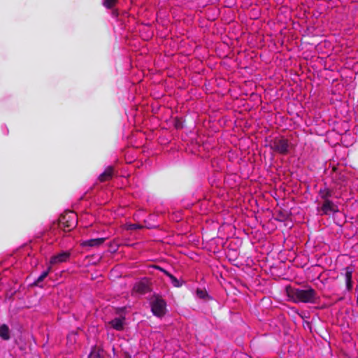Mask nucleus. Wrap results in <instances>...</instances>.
Here are the masks:
<instances>
[{
    "mask_svg": "<svg viewBox=\"0 0 358 358\" xmlns=\"http://www.w3.org/2000/svg\"><path fill=\"white\" fill-rule=\"evenodd\" d=\"M285 292L289 299L294 303H316L320 299L317 292L310 286L306 285V289H300L288 285Z\"/></svg>",
    "mask_w": 358,
    "mask_h": 358,
    "instance_id": "f257e3e1",
    "label": "nucleus"
},
{
    "mask_svg": "<svg viewBox=\"0 0 358 358\" xmlns=\"http://www.w3.org/2000/svg\"><path fill=\"white\" fill-rule=\"evenodd\" d=\"M76 225V215L72 211L65 212L59 218V227L65 231H69Z\"/></svg>",
    "mask_w": 358,
    "mask_h": 358,
    "instance_id": "f03ea898",
    "label": "nucleus"
},
{
    "mask_svg": "<svg viewBox=\"0 0 358 358\" xmlns=\"http://www.w3.org/2000/svg\"><path fill=\"white\" fill-rule=\"evenodd\" d=\"M271 148L277 153L285 155L289 152V143L283 137L275 138L271 143Z\"/></svg>",
    "mask_w": 358,
    "mask_h": 358,
    "instance_id": "7ed1b4c3",
    "label": "nucleus"
},
{
    "mask_svg": "<svg viewBox=\"0 0 358 358\" xmlns=\"http://www.w3.org/2000/svg\"><path fill=\"white\" fill-rule=\"evenodd\" d=\"M150 305L151 310L155 316L162 317L166 314V303L162 297L155 296Z\"/></svg>",
    "mask_w": 358,
    "mask_h": 358,
    "instance_id": "20e7f679",
    "label": "nucleus"
},
{
    "mask_svg": "<svg viewBox=\"0 0 358 358\" xmlns=\"http://www.w3.org/2000/svg\"><path fill=\"white\" fill-rule=\"evenodd\" d=\"M320 210L322 211V215H329L331 213H336L339 211L338 207L332 201H324Z\"/></svg>",
    "mask_w": 358,
    "mask_h": 358,
    "instance_id": "39448f33",
    "label": "nucleus"
},
{
    "mask_svg": "<svg viewBox=\"0 0 358 358\" xmlns=\"http://www.w3.org/2000/svg\"><path fill=\"white\" fill-rule=\"evenodd\" d=\"M71 256L69 251L62 252L51 257L50 263V264H57L63 262H66Z\"/></svg>",
    "mask_w": 358,
    "mask_h": 358,
    "instance_id": "423d86ee",
    "label": "nucleus"
},
{
    "mask_svg": "<svg viewBox=\"0 0 358 358\" xmlns=\"http://www.w3.org/2000/svg\"><path fill=\"white\" fill-rule=\"evenodd\" d=\"M114 169L113 166H108L105 171L99 175V180L101 182H106L110 180L113 176Z\"/></svg>",
    "mask_w": 358,
    "mask_h": 358,
    "instance_id": "0eeeda50",
    "label": "nucleus"
},
{
    "mask_svg": "<svg viewBox=\"0 0 358 358\" xmlns=\"http://www.w3.org/2000/svg\"><path fill=\"white\" fill-rule=\"evenodd\" d=\"M345 279L346 283V289L348 291H351L353 287V282H352V269L349 266L345 268Z\"/></svg>",
    "mask_w": 358,
    "mask_h": 358,
    "instance_id": "6e6552de",
    "label": "nucleus"
},
{
    "mask_svg": "<svg viewBox=\"0 0 358 358\" xmlns=\"http://www.w3.org/2000/svg\"><path fill=\"white\" fill-rule=\"evenodd\" d=\"M333 193V189L328 187L326 183H324V187L320 188L318 192L319 196L323 201L330 200L329 199L332 196Z\"/></svg>",
    "mask_w": 358,
    "mask_h": 358,
    "instance_id": "1a4fd4ad",
    "label": "nucleus"
},
{
    "mask_svg": "<svg viewBox=\"0 0 358 358\" xmlns=\"http://www.w3.org/2000/svg\"><path fill=\"white\" fill-rule=\"evenodd\" d=\"M105 241V238H92L83 242L82 245L84 247H98L102 245Z\"/></svg>",
    "mask_w": 358,
    "mask_h": 358,
    "instance_id": "9d476101",
    "label": "nucleus"
},
{
    "mask_svg": "<svg viewBox=\"0 0 358 358\" xmlns=\"http://www.w3.org/2000/svg\"><path fill=\"white\" fill-rule=\"evenodd\" d=\"M124 317H115L109 322L110 326L117 331H122L124 329Z\"/></svg>",
    "mask_w": 358,
    "mask_h": 358,
    "instance_id": "9b49d317",
    "label": "nucleus"
},
{
    "mask_svg": "<svg viewBox=\"0 0 358 358\" xmlns=\"http://www.w3.org/2000/svg\"><path fill=\"white\" fill-rule=\"evenodd\" d=\"M0 337L5 341L10 339V331L8 325L3 324L0 326Z\"/></svg>",
    "mask_w": 358,
    "mask_h": 358,
    "instance_id": "f8f14e48",
    "label": "nucleus"
},
{
    "mask_svg": "<svg viewBox=\"0 0 358 358\" xmlns=\"http://www.w3.org/2000/svg\"><path fill=\"white\" fill-rule=\"evenodd\" d=\"M196 294L197 297L206 301L211 299V297L208 295L206 289H197L196 291Z\"/></svg>",
    "mask_w": 358,
    "mask_h": 358,
    "instance_id": "ddd939ff",
    "label": "nucleus"
},
{
    "mask_svg": "<svg viewBox=\"0 0 358 358\" xmlns=\"http://www.w3.org/2000/svg\"><path fill=\"white\" fill-rule=\"evenodd\" d=\"M148 286L143 282H138L134 286V289L141 294H144L148 291Z\"/></svg>",
    "mask_w": 358,
    "mask_h": 358,
    "instance_id": "4468645a",
    "label": "nucleus"
},
{
    "mask_svg": "<svg viewBox=\"0 0 358 358\" xmlns=\"http://www.w3.org/2000/svg\"><path fill=\"white\" fill-rule=\"evenodd\" d=\"M50 267H49L46 271H43L38 277V278L34 281L33 283L34 285L37 286L39 285L40 282L43 281V280L48 275V273L50 272Z\"/></svg>",
    "mask_w": 358,
    "mask_h": 358,
    "instance_id": "2eb2a0df",
    "label": "nucleus"
},
{
    "mask_svg": "<svg viewBox=\"0 0 358 358\" xmlns=\"http://www.w3.org/2000/svg\"><path fill=\"white\" fill-rule=\"evenodd\" d=\"M100 352L99 349L93 347L87 358H103Z\"/></svg>",
    "mask_w": 358,
    "mask_h": 358,
    "instance_id": "dca6fc26",
    "label": "nucleus"
},
{
    "mask_svg": "<svg viewBox=\"0 0 358 358\" xmlns=\"http://www.w3.org/2000/svg\"><path fill=\"white\" fill-rule=\"evenodd\" d=\"M169 278L175 287H180L182 285V282H180L173 275L171 274Z\"/></svg>",
    "mask_w": 358,
    "mask_h": 358,
    "instance_id": "f3484780",
    "label": "nucleus"
},
{
    "mask_svg": "<svg viewBox=\"0 0 358 358\" xmlns=\"http://www.w3.org/2000/svg\"><path fill=\"white\" fill-rule=\"evenodd\" d=\"M117 2V0H103V5L106 8L110 9L115 6Z\"/></svg>",
    "mask_w": 358,
    "mask_h": 358,
    "instance_id": "a211bd4d",
    "label": "nucleus"
},
{
    "mask_svg": "<svg viewBox=\"0 0 358 358\" xmlns=\"http://www.w3.org/2000/svg\"><path fill=\"white\" fill-rule=\"evenodd\" d=\"M143 227L142 225L138 224H131L128 227V229L130 230H137V229H141Z\"/></svg>",
    "mask_w": 358,
    "mask_h": 358,
    "instance_id": "6ab92c4d",
    "label": "nucleus"
},
{
    "mask_svg": "<svg viewBox=\"0 0 358 358\" xmlns=\"http://www.w3.org/2000/svg\"><path fill=\"white\" fill-rule=\"evenodd\" d=\"M155 268L158 269V270H159L160 271L163 272L168 277H169L171 275V273H169L168 271H166V269L162 268L159 266H155Z\"/></svg>",
    "mask_w": 358,
    "mask_h": 358,
    "instance_id": "aec40b11",
    "label": "nucleus"
}]
</instances>
